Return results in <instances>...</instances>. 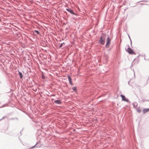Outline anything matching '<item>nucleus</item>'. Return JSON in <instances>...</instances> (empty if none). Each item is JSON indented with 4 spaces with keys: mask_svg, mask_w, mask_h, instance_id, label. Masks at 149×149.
<instances>
[{
    "mask_svg": "<svg viewBox=\"0 0 149 149\" xmlns=\"http://www.w3.org/2000/svg\"><path fill=\"white\" fill-rule=\"evenodd\" d=\"M106 35L105 34H102L99 39V41L102 45H104V44L105 41Z\"/></svg>",
    "mask_w": 149,
    "mask_h": 149,
    "instance_id": "f257e3e1",
    "label": "nucleus"
},
{
    "mask_svg": "<svg viewBox=\"0 0 149 149\" xmlns=\"http://www.w3.org/2000/svg\"><path fill=\"white\" fill-rule=\"evenodd\" d=\"M128 47L127 48V52L130 54H134V53L133 51L131 48H129V46L128 45Z\"/></svg>",
    "mask_w": 149,
    "mask_h": 149,
    "instance_id": "f03ea898",
    "label": "nucleus"
},
{
    "mask_svg": "<svg viewBox=\"0 0 149 149\" xmlns=\"http://www.w3.org/2000/svg\"><path fill=\"white\" fill-rule=\"evenodd\" d=\"M110 40L109 38V36H108L107 39V41L106 42V44L105 45L106 47H108V45L110 44Z\"/></svg>",
    "mask_w": 149,
    "mask_h": 149,
    "instance_id": "7ed1b4c3",
    "label": "nucleus"
},
{
    "mask_svg": "<svg viewBox=\"0 0 149 149\" xmlns=\"http://www.w3.org/2000/svg\"><path fill=\"white\" fill-rule=\"evenodd\" d=\"M120 96L122 97V100H123L127 102H129V100L127 99L126 98L124 95H120Z\"/></svg>",
    "mask_w": 149,
    "mask_h": 149,
    "instance_id": "20e7f679",
    "label": "nucleus"
},
{
    "mask_svg": "<svg viewBox=\"0 0 149 149\" xmlns=\"http://www.w3.org/2000/svg\"><path fill=\"white\" fill-rule=\"evenodd\" d=\"M66 10L71 14L76 15V14L73 12V11L70 9L67 8Z\"/></svg>",
    "mask_w": 149,
    "mask_h": 149,
    "instance_id": "39448f33",
    "label": "nucleus"
},
{
    "mask_svg": "<svg viewBox=\"0 0 149 149\" xmlns=\"http://www.w3.org/2000/svg\"><path fill=\"white\" fill-rule=\"evenodd\" d=\"M54 103L57 104H59L61 103V102L60 100H56L54 101Z\"/></svg>",
    "mask_w": 149,
    "mask_h": 149,
    "instance_id": "423d86ee",
    "label": "nucleus"
},
{
    "mask_svg": "<svg viewBox=\"0 0 149 149\" xmlns=\"http://www.w3.org/2000/svg\"><path fill=\"white\" fill-rule=\"evenodd\" d=\"M132 104L134 107L136 109L137 107L138 104L136 103V102H134L132 103Z\"/></svg>",
    "mask_w": 149,
    "mask_h": 149,
    "instance_id": "0eeeda50",
    "label": "nucleus"
},
{
    "mask_svg": "<svg viewBox=\"0 0 149 149\" xmlns=\"http://www.w3.org/2000/svg\"><path fill=\"white\" fill-rule=\"evenodd\" d=\"M137 112H141L142 111V109L140 108V107H137L136 108Z\"/></svg>",
    "mask_w": 149,
    "mask_h": 149,
    "instance_id": "6e6552de",
    "label": "nucleus"
},
{
    "mask_svg": "<svg viewBox=\"0 0 149 149\" xmlns=\"http://www.w3.org/2000/svg\"><path fill=\"white\" fill-rule=\"evenodd\" d=\"M149 111V108L145 109H143V112H148Z\"/></svg>",
    "mask_w": 149,
    "mask_h": 149,
    "instance_id": "1a4fd4ad",
    "label": "nucleus"
},
{
    "mask_svg": "<svg viewBox=\"0 0 149 149\" xmlns=\"http://www.w3.org/2000/svg\"><path fill=\"white\" fill-rule=\"evenodd\" d=\"M19 75L20 77L21 78H22V73L20 72H19Z\"/></svg>",
    "mask_w": 149,
    "mask_h": 149,
    "instance_id": "9d476101",
    "label": "nucleus"
},
{
    "mask_svg": "<svg viewBox=\"0 0 149 149\" xmlns=\"http://www.w3.org/2000/svg\"><path fill=\"white\" fill-rule=\"evenodd\" d=\"M68 77L69 81H72V78L70 76L68 75Z\"/></svg>",
    "mask_w": 149,
    "mask_h": 149,
    "instance_id": "9b49d317",
    "label": "nucleus"
},
{
    "mask_svg": "<svg viewBox=\"0 0 149 149\" xmlns=\"http://www.w3.org/2000/svg\"><path fill=\"white\" fill-rule=\"evenodd\" d=\"M72 89L73 91H76L77 90V88L76 87H74L72 88Z\"/></svg>",
    "mask_w": 149,
    "mask_h": 149,
    "instance_id": "f8f14e48",
    "label": "nucleus"
},
{
    "mask_svg": "<svg viewBox=\"0 0 149 149\" xmlns=\"http://www.w3.org/2000/svg\"><path fill=\"white\" fill-rule=\"evenodd\" d=\"M34 32L37 33V34L38 35L40 34V33L39 31L37 30H34Z\"/></svg>",
    "mask_w": 149,
    "mask_h": 149,
    "instance_id": "ddd939ff",
    "label": "nucleus"
},
{
    "mask_svg": "<svg viewBox=\"0 0 149 149\" xmlns=\"http://www.w3.org/2000/svg\"><path fill=\"white\" fill-rule=\"evenodd\" d=\"M63 44H64V43L63 42V43H62L60 44L59 46V48H60L62 46Z\"/></svg>",
    "mask_w": 149,
    "mask_h": 149,
    "instance_id": "4468645a",
    "label": "nucleus"
},
{
    "mask_svg": "<svg viewBox=\"0 0 149 149\" xmlns=\"http://www.w3.org/2000/svg\"><path fill=\"white\" fill-rule=\"evenodd\" d=\"M69 83H70V84L71 85H73V84H72V81H69Z\"/></svg>",
    "mask_w": 149,
    "mask_h": 149,
    "instance_id": "2eb2a0df",
    "label": "nucleus"
},
{
    "mask_svg": "<svg viewBox=\"0 0 149 149\" xmlns=\"http://www.w3.org/2000/svg\"><path fill=\"white\" fill-rule=\"evenodd\" d=\"M7 104H4L1 107H4L5 106H6L7 105Z\"/></svg>",
    "mask_w": 149,
    "mask_h": 149,
    "instance_id": "dca6fc26",
    "label": "nucleus"
},
{
    "mask_svg": "<svg viewBox=\"0 0 149 149\" xmlns=\"http://www.w3.org/2000/svg\"><path fill=\"white\" fill-rule=\"evenodd\" d=\"M129 38L130 40V42H131V45H132V40L130 38V37L129 36Z\"/></svg>",
    "mask_w": 149,
    "mask_h": 149,
    "instance_id": "f3484780",
    "label": "nucleus"
},
{
    "mask_svg": "<svg viewBox=\"0 0 149 149\" xmlns=\"http://www.w3.org/2000/svg\"><path fill=\"white\" fill-rule=\"evenodd\" d=\"M128 84H129V81L128 82Z\"/></svg>",
    "mask_w": 149,
    "mask_h": 149,
    "instance_id": "a211bd4d",
    "label": "nucleus"
},
{
    "mask_svg": "<svg viewBox=\"0 0 149 149\" xmlns=\"http://www.w3.org/2000/svg\"><path fill=\"white\" fill-rule=\"evenodd\" d=\"M1 21V19H0V22Z\"/></svg>",
    "mask_w": 149,
    "mask_h": 149,
    "instance_id": "6ab92c4d",
    "label": "nucleus"
}]
</instances>
